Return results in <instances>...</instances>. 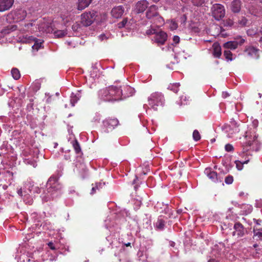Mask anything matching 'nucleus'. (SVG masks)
Wrapping results in <instances>:
<instances>
[{"label":"nucleus","mask_w":262,"mask_h":262,"mask_svg":"<svg viewBox=\"0 0 262 262\" xmlns=\"http://www.w3.org/2000/svg\"><path fill=\"white\" fill-rule=\"evenodd\" d=\"M61 185L58 182V178L56 176H52L47 183V189L44 190L41 195L43 202H48L56 197L60 193Z\"/></svg>","instance_id":"obj_1"},{"label":"nucleus","mask_w":262,"mask_h":262,"mask_svg":"<svg viewBox=\"0 0 262 262\" xmlns=\"http://www.w3.org/2000/svg\"><path fill=\"white\" fill-rule=\"evenodd\" d=\"M121 92L117 85H111L100 90L98 92L99 98L106 102H115L121 100Z\"/></svg>","instance_id":"obj_2"},{"label":"nucleus","mask_w":262,"mask_h":262,"mask_svg":"<svg viewBox=\"0 0 262 262\" xmlns=\"http://www.w3.org/2000/svg\"><path fill=\"white\" fill-rule=\"evenodd\" d=\"M147 104L143 105L144 108L147 112V109L157 111L159 106H162L164 103V97L161 93L154 92L150 94L147 98Z\"/></svg>","instance_id":"obj_3"},{"label":"nucleus","mask_w":262,"mask_h":262,"mask_svg":"<svg viewBox=\"0 0 262 262\" xmlns=\"http://www.w3.org/2000/svg\"><path fill=\"white\" fill-rule=\"evenodd\" d=\"M81 22L84 25L90 26L94 21L101 22L105 20L106 18V14L104 13L102 14H99L98 12L92 11L83 13L81 15Z\"/></svg>","instance_id":"obj_4"},{"label":"nucleus","mask_w":262,"mask_h":262,"mask_svg":"<svg viewBox=\"0 0 262 262\" xmlns=\"http://www.w3.org/2000/svg\"><path fill=\"white\" fill-rule=\"evenodd\" d=\"M146 33L147 34H155L154 40L156 42L160 45H163L167 37V35L165 32L162 31L158 32L154 26L150 29L147 30Z\"/></svg>","instance_id":"obj_5"},{"label":"nucleus","mask_w":262,"mask_h":262,"mask_svg":"<svg viewBox=\"0 0 262 262\" xmlns=\"http://www.w3.org/2000/svg\"><path fill=\"white\" fill-rule=\"evenodd\" d=\"M39 31L45 32L46 33H53L56 38H61L67 34L65 30H54L51 27L47 24L41 25L38 27Z\"/></svg>","instance_id":"obj_6"},{"label":"nucleus","mask_w":262,"mask_h":262,"mask_svg":"<svg viewBox=\"0 0 262 262\" xmlns=\"http://www.w3.org/2000/svg\"><path fill=\"white\" fill-rule=\"evenodd\" d=\"M211 12L212 16L217 20L221 19L225 14L224 7L219 4H215L212 6Z\"/></svg>","instance_id":"obj_7"},{"label":"nucleus","mask_w":262,"mask_h":262,"mask_svg":"<svg viewBox=\"0 0 262 262\" xmlns=\"http://www.w3.org/2000/svg\"><path fill=\"white\" fill-rule=\"evenodd\" d=\"M245 42V39L241 36H237L234 40L227 41L224 43L223 47L228 50H235L238 46H242Z\"/></svg>","instance_id":"obj_8"},{"label":"nucleus","mask_w":262,"mask_h":262,"mask_svg":"<svg viewBox=\"0 0 262 262\" xmlns=\"http://www.w3.org/2000/svg\"><path fill=\"white\" fill-rule=\"evenodd\" d=\"M118 87L119 91L121 92V100L132 96L135 92L133 88L127 85H123Z\"/></svg>","instance_id":"obj_9"},{"label":"nucleus","mask_w":262,"mask_h":262,"mask_svg":"<svg viewBox=\"0 0 262 262\" xmlns=\"http://www.w3.org/2000/svg\"><path fill=\"white\" fill-rule=\"evenodd\" d=\"M225 132L227 134L228 138H232L234 135L238 133L239 128L236 123L233 121L231 125H226L224 126Z\"/></svg>","instance_id":"obj_10"},{"label":"nucleus","mask_w":262,"mask_h":262,"mask_svg":"<svg viewBox=\"0 0 262 262\" xmlns=\"http://www.w3.org/2000/svg\"><path fill=\"white\" fill-rule=\"evenodd\" d=\"M119 121L117 119H106L103 121L105 128L104 132L108 133L113 130L118 125Z\"/></svg>","instance_id":"obj_11"},{"label":"nucleus","mask_w":262,"mask_h":262,"mask_svg":"<svg viewBox=\"0 0 262 262\" xmlns=\"http://www.w3.org/2000/svg\"><path fill=\"white\" fill-rule=\"evenodd\" d=\"M204 173L214 183H219L222 181L223 178L218 176L217 173L210 168H206L204 170Z\"/></svg>","instance_id":"obj_12"},{"label":"nucleus","mask_w":262,"mask_h":262,"mask_svg":"<svg viewBox=\"0 0 262 262\" xmlns=\"http://www.w3.org/2000/svg\"><path fill=\"white\" fill-rule=\"evenodd\" d=\"M148 2L146 0H141L135 5L134 11L137 13H143L148 7Z\"/></svg>","instance_id":"obj_13"},{"label":"nucleus","mask_w":262,"mask_h":262,"mask_svg":"<svg viewBox=\"0 0 262 262\" xmlns=\"http://www.w3.org/2000/svg\"><path fill=\"white\" fill-rule=\"evenodd\" d=\"M32 40L35 41V43L34 45L32 46V49L33 50H35L36 51H38L41 47L42 45V42L38 40H35V38H33L32 36H29L27 37V36L26 37H23V38L20 39V41L23 42H30Z\"/></svg>","instance_id":"obj_14"},{"label":"nucleus","mask_w":262,"mask_h":262,"mask_svg":"<svg viewBox=\"0 0 262 262\" xmlns=\"http://www.w3.org/2000/svg\"><path fill=\"white\" fill-rule=\"evenodd\" d=\"M158 7L155 5H151L148 9L146 13V16L147 19L152 20L158 15Z\"/></svg>","instance_id":"obj_15"},{"label":"nucleus","mask_w":262,"mask_h":262,"mask_svg":"<svg viewBox=\"0 0 262 262\" xmlns=\"http://www.w3.org/2000/svg\"><path fill=\"white\" fill-rule=\"evenodd\" d=\"M124 12V9L122 6H118L113 8L111 11L112 16L115 18H120Z\"/></svg>","instance_id":"obj_16"},{"label":"nucleus","mask_w":262,"mask_h":262,"mask_svg":"<svg viewBox=\"0 0 262 262\" xmlns=\"http://www.w3.org/2000/svg\"><path fill=\"white\" fill-rule=\"evenodd\" d=\"M234 231L232 232L233 236L237 237L243 236L244 234V230L243 225L239 223H236L234 225Z\"/></svg>","instance_id":"obj_17"},{"label":"nucleus","mask_w":262,"mask_h":262,"mask_svg":"<svg viewBox=\"0 0 262 262\" xmlns=\"http://www.w3.org/2000/svg\"><path fill=\"white\" fill-rule=\"evenodd\" d=\"M14 0H0V12L10 9L13 4Z\"/></svg>","instance_id":"obj_18"},{"label":"nucleus","mask_w":262,"mask_h":262,"mask_svg":"<svg viewBox=\"0 0 262 262\" xmlns=\"http://www.w3.org/2000/svg\"><path fill=\"white\" fill-rule=\"evenodd\" d=\"M246 136L244 138L246 140L245 142H244V146H250L253 142L256 139L257 136L255 135V133H253L252 135L250 134L249 133L247 132Z\"/></svg>","instance_id":"obj_19"},{"label":"nucleus","mask_w":262,"mask_h":262,"mask_svg":"<svg viewBox=\"0 0 262 262\" xmlns=\"http://www.w3.org/2000/svg\"><path fill=\"white\" fill-rule=\"evenodd\" d=\"M258 51L259 50L253 47H248L245 49V52L247 53L248 55L253 58H257L258 57Z\"/></svg>","instance_id":"obj_20"},{"label":"nucleus","mask_w":262,"mask_h":262,"mask_svg":"<svg viewBox=\"0 0 262 262\" xmlns=\"http://www.w3.org/2000/svg\"><path fill=\"white\" fill-rule=\"evenodd\" d=\"M212 47L213 49L212 54L213 56L215 58H220L222 54V49L219 43L215 42L213 43Z\"/></svg>","instance_id":"obj_21"},{"label":"nucleus","mask_w":262,"mask_h":262,"mask_svg":"<svg viewBox=\"0 0 262 262\" xmlns=\"http://www.w3.org/2000/svg\"><path fill=\"white\" fill-rule=\"evenodd\" d=\"M230 8L233 13H238L241 9V0H234L231 4Z\"/></svg>","instance_id":"obj_22"},{"label":"nucleus","mask_w":262,"mask_h":262,"mask_svg":"<svg viewBox=\"0 0 262 262\" xmlns=\"http://www.w3.org/2000/svg\"><path fill=\"white\" fill-rule=\"evenodd\" d=\"M92 0H78L77 2V9L79 11H82L88 7L91 4Z\"/></svg>","instance_id":"obj_23"},{"label":"nucleus","mask_w":262,"mask_h":262,"mask_svg":"<svg viewBox=\"0 0 262 262\" xmlns=\"http://www.w3.org/2000/svg\"><path fill=\"white\" fill-rule=\"evenodd\" d=\"M81 95L79 92L76 93H72L70 96V103L72 106H74L76 103L80 99Z\"/></svg>","instance_id":"obj_24"},{"label":"nucleus","mask_w":262,"mask_h":262,"mask_svg":"<svg viewBox=\"0 0 262 262\" xmlns=\"http://www.w3.org/2000/svg\"><path fill=\"white\" fill-rule=\"evenodd\" d=\"M35 21H33V22L29 23L28 24H25L24 27L21 29V30L24 32H32L34 31V29L32 28L35 26V24H33Z\"/></svg>","instance_id":"obj_25"},{"label":"nucleus","mask_w":262,"mask_h":262,"mask_svg":"<svg viewBox=\"0 0 262 262\" xmlns=\"http://www.w3.org/2000/svg\"><path fill=\"white\" fill-rule=\"evenodd\" d=\"M152 21H154V24H155L156 26L158 27L161 26L164 23V19L159 14L155 18H154Z\"/></svg>","instance_id":"obj_26"},{"label":"nucleus","mask_w":262,"mask_h":262,"mask_svg":"<svg viewBox=\"0 0 262 262\" xmlns=\"http://www.w3.org/2000/svg\"><path fill=\"white\" fill-rule=\"evenodd\" d=\"M79 172L82 178H85L88 176V169L84 164H81L79 167Z\"/></svg>","instance_id":"obj_27"},{"label":"nucleus","mask_w":262,"mask_h":262,"mask_svg":"<svg viewBox=\"0 0 262 262\" xmlns=\"http://www.w3.org/2000/svg\"><path fill=\"white\" fill-rule=\"evenodd\" d=\"M98 70L97 69H93L92 71H91L89 80L90 81H92L95 80V79L98 78L99 76V74H97Z\"/></svg>","instance_id":"obj_28"},{"label":"nucleus","mask_w":262,"mask_h":262,"mask_svg":"<svg viewBox=\"0 0 262 262\" xmlns=\"http://www.w3.org/2000/svg\"><path fill=\"white\" fill-rule=\"evenodd\" d=\"M165 226V221L161 218H159L156 223V227L159 230H163Z\"/></svg>","instance_id":"obj_29"},{"label":"nucleus","mask_w":262,"mask_h":262,"mask_svg":"<svg viewBox=\"0 0 262 262\" xmlns=\"http://www.w3.org/2000/svg\"><path fill=\"white\" fill-rule=\"evenodd\" d=\"M180 102H178L180 105H186L189 103V97H187L185 95H182L180 97Z\"/></svg>","instance_id":"obj_30"},{"label":"nucleus","mask_w":262,"mask_h":262,"mask_svg":"<svg viewBox=\"0 0 262 262\" xmlns=\"http://www.w3.org/2000/svg\"><path fill=\"white\" fill-rule=\"evenodd\" d=\"M11 74L13 78L15 80L18 79L20 77V74L19 70L16 68H13L12 69Z\"/></svg>","instance_id":"obj_31"},{"label":"nucleus","mask_w":262,"mask_h":262,"mask_svg":"<svg viewBox=\"0 0 262 262\" xmlns=\"http://www.w3.org/2000/svg\"><path fill=\"white\" fill-rule=\"evenodd\" d=\"M136 26V21L133 19H128L127 18V26L126 29H132L134 28Z\"/></svg>","instance_id":"obj_32"},{"label":"nucleus","mask_w":262,"mask_h":262,"mask_svg":"<svg viewBox=\"0 0 262 262\" xmlns=\"http://www.w3.org/2000/svg\"><path fill=\"white\" fill-rule=\"evenodd\" d=\"M180 85L179 83H173L172 84L169 85L168 89L174 93H177L179 91Z\"/></svg>","instance_id":"obj_33"},{"label":"nucleus","mask_w":262,"mask_h":262,"mask_svg":"<svg viewBox=\"0 0 262 262\" xmlns=\"http://www.w3.org/2000/svg\"><path fill=\"white\" fill-rule=\"evenodd\" d=\"M73 146L74 148L75 152L79 154L81 151V148L78 141L75 140L72 142Z\"/></svg>","instance_id":"obj_34"},{"label":"nucleus","mask_w":262,"mask_h":262,"mask_svg":"<svg viewBox=\"0 0 262 262\" xmlns=\"http://www.w3.org/2000/svg\"><path fill=\"white\" fill-rule=\"evenodd\" d=\"M224 55L227 60L232 61L233 60L232 58V54L230 50L225 49L224 52Z\"/></svg>","instance_id":"obj_35"},{"label":"nucleus","mask_w":262,"mask_h":262,"mask_svg":"<svg viewBox=\"0 0 262 262\" xmlns=\"http://www.w3.org/2000/svg\"><path fill=\"white\" fill-rule=\"evenodd\" d=\"M249 160H247L244 162H241L240 161L237 160L236 161L235 163L236 164V166L237 169L239 170H241L243 168V164H247Z\"/></svg>","instance_id":"obj_36"},{"label":"nucleus","mask_w":262,"mask_h":262,"mask_svg":"<svg viewBox=\"0 0 262 262\" xmlns=\"http://www.w3.org/2000/svg\"><path fill=\"white\" fill-rule=\"evenodd\" d=\"M167 23H169V27L170 30H174L178 28L177 23L174 21L173 20H169L167 22Z\"/></svg>","instance_id":"obj_37"},{"label":"nucleus","mask_w":262,"mask_h":262,"mask_svg":"<svg viewBox=\"0 0 262 262\" xmlns=\"http://www.w3.org/2000/svg\"><path fill=\"white\" fill-rule=\"evenodd\" d=\"M247 33L249 36L255 35L257 37L258 31L257 29H249L247 30Z\"/></svg>","instance_id":"obj_38"},{"label":"nucleus","mask_w":262,"mask_h":262,"mask_svg":"<svg viewBox=\"0 0 262 262\" xmlns=\"http://www.w3.org/2000/svg\"><path fill=\"white\" fill-rule=\"evenodd\" d=\"M253 232L254 236H257L260 239H262V229H256L254 228Z\"/></svg>","instance_id":"obj_39"},{"label":"nucleus","mask_w":262,"mask_h":262,"mask_svg":"<svg viewBox=\"0 0 262 262\" xmlns=\"http://www.w3.org/2000/svg\"><path fill=\"white\" fill-rule=\"evenodd\" d=\"M247 19L244 17H242L241 19H239L238 20V27H242L245 26L247 24Z\"/></svg>","instance_id":"obj_40"},{"label":"nucleus","mask_w":262,"mask_h":262,"mask_svg":"<svg viewBox=\"0 0 262 262\" xmlns=\"http://www.w3.org/2000/svg\"><path fill=\"white\" fill-rule=\"evenodd\" d=\"M193 139L195 141H199L201 139V136L199 132L197 130H194L192 134Z\"/></svg>","instance_id":"obj_41"},{"label":"nucleus","mask_w":262,"mask_h":262,"mask_svg":"<svg viewBox=\"0 0 262 262\" xmlns=\"http://www.w3.org/2000/svg\"><path fill=\"white\" fill-rule=\"evenodd\" d=\"M127 23V18H125L122 20V21L118 24V27L119 28L125 27L126 28Z\"/></svg>","instance_id":"obj_42"},{"label":"nucleus","mask_w":262,"mask_h":262,"mask_svg":"<svg viewBox=\"0 0 262 262\" xmlns=\"http://www.w3.org/2000/svg\"><path fill=\"white\" fill-rule=\"evenodd\" d=\"M110 35L108 34L102 33L98 36V38L101 41H104L106 40L110 37Z\"/></svg>","instance_id":"obj_43"},{"label":"nucleus","mask_w":262,"mask_h":262,"mask_svg":"<svg viewBox=\"0 0 262 262\" xmlns=\"http://www.w3.org/2000/svg\"><path fill=\"white\" fill-rule=\"evenodd\" d=\"M233 181V177L232 176H228L225 179V182L227 184H231Z\"/></svg>","instance_id":"obj_44"},{"label":"nucleus","mask_w":262,"mask_h":262,"mask_svg":"<svg viewBox=\"0 0 262 262\" xmlns=\"http://www.w3.org/2000/svg\"><path fill=\"white\" fill-rule=\"evenodd\" d=\"M244 209H246V213L249 214L252 212L253 208L251 205L247 204L244 205Z\"/></svg>","instance_id":"obj_45"},{"label":"nucleus","mask_w":262,"mask_h":262,"mask_svg":"<svg viewBox=\"0 0 262 262\" xmlns=\"http://www.w3.org/2000/svg\"><path fill=\"white\" fill-rule=\"evenodd\" d=\"M225 149L226 151H227L228 152H230V151H232L233 150L234 148H233V146H232V145H231L230 144H227L225 145Z\"/></svg>","instance_id":"obj_46"},{"label":"nucleus","mask_w":262,"mask_h":262,"mask_svg":"<svg viewBox=\"0 0 262 262\" xmlns=\"http://www.w3.org/2000/svg\"><path fill=\"white\" fill-rule=\"evenodd\" d=\"M192 3L194 5L200 6L202 5L204 2V0H192Z\"/></svg>","instance_id":"obj_47"},{"label":"nucleus","mask_w":262,"mask_h":262,"mask_svg":"<svg viewBox=\"0 0 262 262\" xmlns=\"http://www.w3.org/2000/svg\"><path fill=\"white\" fill-rule=\"evenodd\" d=\"M10 32V29L8 28H6V29H3L1 31L0 34L1 35H3V37H4L6 34H9Z\"/></svg>","instance_id":"obj_48"},{"label":"nucleus","mask_w":262,"mask_h":262,"mask_svg":"<svg viewBox=\"0 0 262 262\" xmlns=\"http://www.w3.org/2000/svg\"><path fill=\"white\" fill-rule=\"evenodd\" d=\"M17 14H22L23 16L21 17H18V19H19L20 20H23L25 18L26 16V12L24 10H19L16 12Z\"/></svg>","instance_id":"obj_49"},{"label":"nucleus","mask_w":262,"mask_h":262,"mask_svg":"<svg viewBox=\"0 0 262 262\" xmlns=\"http://www.w3.org/2000/svg\"><path fill=\"white\" fill-rule=\"evenodd\" d=\"M105 185V183L99 182L96 183V188L97 189H99L102 188Z\"/></svg>","instance_id":"obj_50"},{"label":"nucleus","mask_w":262,"mask_h":262,"mask_svg":"<svg viewBox=\"0 0 262 262\" xmlns=\"http://www.w3.org/2000/svg\"><path fill=\"white\" fill-rule=\"evenodd\" d=\"M48 245L49 247V248L52 250H56L57 249L56 247L55 246L54 243L52 242L48 243Z\"/></svg>","instance_id":"obj_51"},{"label":"nucleus","mask_w":262,"mask_h":262,"mask_svg":"<svg viewBox=\"0 0 262 262\" xmlns=\"http://www.w3.org/2000/svg\"><path fill=\"white\" fill-rule=\"evenodd\" d=\"M41 188H39L38 187H35L33 188V191L34 192L39 193L41 192Z\"/></svg>","instance_id":"obj_52"},{"label":"nucleus","mask_w":262,"mask_h":262,"mask_svg":"<svg viewBox=\"0 0 262 262\" xmlns=\"http://www.w3.org/2000/svg\"><path fill=\"white\" fill-rule=\"evenodd\" d=\"M173 41L175 43H178L180 41V37L178 36H174L173 37Z\"/></svg>","instance_id":"obj_53"},{"label":"nucleus","mask_w":262,"mask_h":262,"mask_svg":"<svg viewBox=\"0 0 262 262\" xmlns=\"http://www.w3.org/2000/svg\"><path fill=\"white\" fill-rule=\"evenodd\" d=\"M257 37H259V41H262V27L259 32H258Z\"/></svg>","instance_id":"obj_54"},{"label":"nucleus","mask_w":262,"mask_h":262,"mask_svg":"<svg viewBox=\"0 0 262 262\" xmlns=\"http://www.w3.org/2000/svg\"><path fill=\"white\" fill-rule=\"evenodd\" d=\"M228 96H229V94L227 92H223L222 93V97L224 98H226L228 97Z\"/></svg>","instance_id":"obj_55"},{"label":"nucleus","mask_w":262,"mask_h":262,"mask_svg":"<svg viewBox=\"0 0 262 262\" xmlns=\"http://www.w3.org/2000/svg\"><path fill=\"white\" fill-rule=\"evenodd\" d=\"M26 261L27 262H38V261H35L34 260V259H31V258H27L26 259Z\"/></svg>","instance_id":"obj_56"},{"label":"nucleus","mask_w":262,"mask_h":262,"mask_svg":"<svg viewBox=\"0 0 262 262\" xmlns=\"http://www.w3.org/2000/svg\"><path fill=\"white\" fill-rule=\"evenodd\" d=\"M253 221H254V223H255L256 224V225H260V223L261 221H260L259 220H256L255 219H253Z\"/></svg>","instance_id":"obj_57"},{"label":"nucleus","mask_w":262,"mask_h":262,"mask_svg":"<svg viewBox=\"0 0 262 262\" xmlns=\"http://www.w3.org/2000/svg\"><path fill=\"white\" fill-rule=\"evenodd\" d=\"M17 193H18V194L19 195L22 196V195H23V192H22V190H21V189H19V190L17 191Z\"/></svg>","instance_id":"obj_58"},{"label":"nucleus","mask_w":262,"mask_h":262,"mask_svg":"<svg viewBox=\"0 0 262 262\" xmlns=\"http://www.w3.org/2000/svg\"><path fill=\"white\" fill-rule=\"evenodd\" d=\"M96 117V118L95 119V121H99V120H100V115H97Z\"/></svg>","instance_id":"obj_59"},{"label":"nucleus","mask_w":262,"mask_h":262,"mask_svg":"<svg viewBox=\"0 0 262 262\" xmlns=\"http://www.w3.org/2000/svg\"><path fill=\"white\" fill-rule=\"evenodd\" d=\"M96 189H97L96 187H93L92 189L91 194H93L95 192Z\"/></svg>","instance_id":"obj_60"},{"label":"nucleus","mask_w":262,"mask_h":262,"mask_svg":"<svg viewBox=\"0 0 262 262\" xmlns=\"http://www.w3.org/2000/svg\"><path fill=\"white\" fill-rule=\"evenodd\" d=\"M51 102V97H49L47 99V102L49 103H50Z\"/></svg>","instance_id":"obj_61"},{"label":"nucleus","mask_w":262,"mask_h":262,"mask_svg":"<svg viewBox=\"0 0 262 262\" xmlns=\"http://www.w3.org/2000/svg\"><path fill=\"white\" fill-rule=\"evenodd\" d=\"M208 262H216V261L214 259H210L208 260Z\"/></svg>","instance_id":"obj_62"},{"label":"nucleus","mask_w":262,"mask_h":262,"mask_svg":"<svg viewBox=\"0 0 262 262\" xmlns=\"http://www.w3.org/2000/svg\"><path fill=\"white\" fill-rule=\"evenodd\" d=\"M58 145V144L57 143H54V147L56 148Z\"/></svg>","instance_id":"obj_63"},{"label":"nucleus","mask_w":262,"mask_h":262,"mask_svg":"<svg viewBox=\"0 0 262 262\" xmlns=\"http://www.w3.org/2000/svg\"><path fill=\"white\" fill-rule=\"evenodd\" d=\"M125 245L127 247L128 246H130V243H128L127 244H125Z\"/></svg>","instance_id":"obj_64"}]
</instances>
